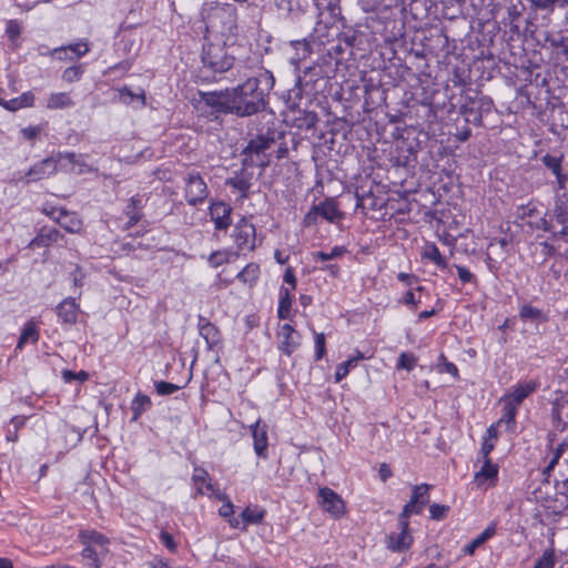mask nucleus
Returning <instances> with one entry per match:
<instances>
[{
	"instance_id": "obj_1",
	"label": "nucleus",
	"mask_w": 568,
	"mask_h": 568,
	"mask_svg": "<svg viewBox=\"0 0 568 568\" xmlns=\"http://www.w3.org/2000/svg\"><path fill=\"white\" fill-rule=\"evenodd\" d=\"M273 74L264 70L260 78H247L243 83L230 89L232 114L247 118L265 111L268 90L274 85Z\"/></svg>"
},
{
	"instance_id": "obj_28",
	"label": "nucleus",
	"mask_w": 568,
	"mask_h": 568,
	"mask_svg": "<svg viewBox=\"0 0 568 568\" xmlns=\"http://www.w3.org/2000/svg\"><path fill=\"white\" fill-rule=\"evenodd\" d=\"M152 405L149 396L138 393L132 400L131 410L133 419L136 420L144 412H146Z\"/></svg>"
},
{
	"instance_id": "obj_33",
	"label": "nucleus",
	"mask_w": 568,
	"mask_h": 568,
	"mask_svg": "<svg viewBox=\"0 0 568 568\" xmlns=\"http://www.w3.org/2000/svg\"><path fill=\"white\" fill-rule=\"evenodd\" d=\"M363 354L358 353L356 357H352L343 363H341L335 372V382H341L344 377L347 376L349 373V369L352 367H355L358 363V361L363 359Z\"/></svg>"
},
{
	"instance_id": "obj_48",
	"label": "nucleus",
	"mask_w": 568,
	"mask_h": 568,
	"mask_svg": "<svg viewBox=\"0 0 568 568\" xmlns=\"http://www.w3.org/2000/svg\"><path fill=\"white\" fill-rule=\"evenodd\" d=\"M65 48H68V52L72 53L70 55V60L79 59V58L83 57L89 51L87 42H83V41H80L74 44L65 45Z\"/></svg>"
},
{
	"instance_id": "obj_62",
	"label": "nucleus",
	"mask_w": 568,
	"mask_h": 568,
	"mask_svg": "<svg viewBox=\"0 0 568 568\" xmlns=\"http://www.w3.org/2000/svg\"><path fill=\"white\" fill-rule=\"evenodd\" d=\"M440 361L444 362V371L454 377H458V368L454 363L447 362L446 357L442 354Z\"/></svg>"
},
{
	"instance_id": "obj_49",
	"label": "nucleus",
	"mask_w": 568,
	"mask_h": 568,
	"mask_svg": "<svg viewBox=\"0 0 568 568\" xmlns=\"http://www.w3.org/2000/svg\"><path fill=\"white\" fill-rule=\"evenodd\" d=\"M83 73L81 65L67 68L62 73V79L65 82L72 83L79 81Z\"/></svg>"
},
{
	"instance_id": "obj_39",
	"label": "nucleus",
	"mask_w": 568,
	"mask_h": 568,
	"mask_svg": "<svg viewBox=\"0 0 568 568\" xmlns=\"http://www.w3.org/2000/svg\"><path fill=\"white\" fill-rule=\"evenodd\" d=\"M6 33L11 41L12 45L17 48L19 45L18 39L21 34V24L18 20H9L7 22Z\"/></svg>"
},
{
	"instance_id": "obj_36",
	"label": "nucleus",
	"mask_w": 568,
	"mask_h": 568,
	"mask_svg": "<svg viewBox=\"0 0 568 568\" xmlns=\"http://www.w3.org/2000/svg\"><path fill=\"white\" fill-rule=\"evenodd\" d=\"M542 164L552 172L554 175H560L562 172V155L555 156L546 154L541 158Z\"/></svg>"
},
{
	"instance_id": "obj_7",
	"label": "nucleus",
	"mask_w": 568,
	"mask_h": 568,
	"mask_svg": "<svg viewBox=\"0 0 568 568\" xmlns=\"http://www.w3.org/2000/svg\"><path fill=\"white\" fill-rule=\"evenodd\" d=\"M275 143V140L273 136L263 135L260 134L255 139H252L246 148L243 151V154L245 155L243 160L244 165H258V166H266L267 161L261 160V161H254L253 155L260 156L264 155V152L268 150L273 144Z\"/></svg>"
},
{
	"instance_id": "obj_15",
	"label": "nucleus",
	"mask_w": 568,
	"mask_h": 568,
	"mask_svg": "<svg viewBox=\"0 0 568 568\" xmlns=\"http://www.w3.org/2000/svg\"><path fill=\"white\" fill-rule=\"evenodd\" d=\"M197 326L200 335L205 339L210 349L221 343L220 329L207 318L200 315Z\"/></svg>"
},
{
	"instance_id": "obj_47",
	"label": "nucleus",
	"mask_w": 568,
	"mask_h": 568,
	"mask_svg": "<svg viewBox=\"0 0 568 568\" xmlns=\"http://www.w3.org/2000/svg\"><path fill=\"white\" fill-rule=\"evenodd\" d=\"M449 509L447 505L432 504L429 506L430 518L434 520H443L446 518Z\"/></svg>"
},
{
	"instance_id": "obj_20",
	"label": "nucleus",
	"mask_w": 568,
	"mask_h": 568,
	"mask_svg": "<svg viewBox=\"0 0 568 568\" xmlns=\"http://www.w3.org/2000/svg\"><path fill=\"white\" fill-rule=\"evenodd\" d=\"M60 237L61 234L58 230L43 227L38 235L31 240L29 247H45L57 242Z\"/></svg>"
},
{
	"instance_id": "obj_61",
	"label": "nucleus",
	"mask_w": 568,
	"mask_h": 568,
	"mask_svg": "<svg viewBox=\"0 0 568 568\" xmlns=\"http://www.w3.org/2000/svg\"><path fill=\"white\" fill-rule=\"evenodd\" d=\"M0 105H2L4 109H7L9 111H18V110L22 109L18 98H14V99L9 100V101H6V100L2 99L0 101Z\"/></svg>"
},
{
	"instance_id": "obj_17",
	"label": "nucleus",
	"mask_w": 568,
	"mask_h": 568,
	"mask_svg": "<svg viewBox=\"0 0 568 568\" xmlns=\"http://www.w3.org/2000/svg\"><path fill=\"white\" fill-rule=\"evenodd\" d=\"M252 436L254 439V450L258 457L266 458L267 450V430L266 425H261V420H257L251 426Z\"/></svg>"
},
{
	"instance_id": "obj_6",
	"label": "nucleus",
	"mask_w": 568,
	"mask_h": 568,
	"mask_svg": "<svg viewBox=\"0 0 568 568\" xmlns=\"http://www.w3.org/2000/svg\"><path fill=\"white\" fill-rule=\"evenodd\" d=\"M209 196V189L199 172H190L185 178L186 202L195 206L203 203Z\"/></svg>"
},
{
	"instance_id": "obj_55",
	"label": "nucleus",
	"mask_w": 568,
	"mask_h": 568,
	"mask_svg": "<svg viewBox=\"0 0 568 568\" xmlns=\"http://www.w3.org/2000/svg\"><path fill=\"white\" fill-rule=\"evenodd\" d=\"M456 270L463 283H470L475 278L474 274L465 266L456 265Z\"/></svg>"
},
{
	"instance_id": "obj_13",
	"label": "nucleus",
	"mask_w": 568,
	"mask_h": 568,
	"mask_svg": "<svg viewBox=\"0 0 568 568\" xmlns=\"http://www.w3.org/2000/svg\"><path fill=\"white\" fill-rule=\"evenodd\" d=\"M211 220L216 230H226L231 225L232 207L224 202H214L209 207Z\"/></svg>"
},
{
	"instance_id": "obj_11",
	"label": "nucleus",
	"mask_w": 568,
	"mask_h": 568,
	"mask_svg": "<svg viewBox=\"0 0 568 568\" xmlns=\"http://www.w3.org/2000/svg\"><path fill=\"white\" fill-rule=\"evenodd\" d=\"M399 532H390L386 537L387 548L395 552H403L410 548L413 536L408 527H399Z\"/></svg>"
},
{
	"instance_id": "obj_10",
	"label": "nucleus",
	"mask_w": 568,
	"mask_h": 568,
	"mask_svg": "<svg viewBox=\"0 0 568 568\" xmlns=\"http://www.w3.org/2000/svg\"><path fill=\"white\" fill-rule=\"evenodd\" d=\"M278 337L282 338L278 344V349L286 354L287 356H291L301 344L300 333L296 332L290 324H284L281 327Z\"/></svg>"
},
{
	"instance_id": "obj_18",
	"label": "nucleus",
	"mask_w": 568,
	"mask_h": 568,
	"mask_svg": "<svg viewBox=\"0 0 568 568\" xmlns=\"http://www.w3.org/2000/svg\"><path fill=\"white\" fill-rule=\"evenodd\" d=\"M320 215L328 221L335 223L344 217V213L338 209L337 202L333 197H327L320 204H316Z\"/></svg>"
},
{
	"instance_id": "obj_8",
	"label": "nucleus",
	"mask_w": 568,
	"mask_h": 568,
	"mask_svg": "<svg viewBox=\"0 0 568 568\" xmlns=\"http://www.w3.org/2000/svg\"><path fill=\"white\" fill-rule=\"evenodd\" d=\"M234 239L240 251H253L256 246L255 226L242 217L234 229Z\"/></svg>"
},
{
	"instance_id": "obj_41",
	"label": "nucleus",
	"mask_w": 568,
	"mask_h": 568,
	"mask_svg": "<svg viewBox=\"0 0 568 568\" xmlns=\"http://www.w3.org/2000/svg\"><path fill=\"white\" fill-rule=\"evenodd\" d=\"M519 316L523 321H536L542 317V312L529 304L520 307Z\"/></svg>"
},
{
	"instance_id": "obj_3",
	"label": "nucleus",
	"mask_w": 568,
	"mask_h": 568,
	"mask_svg": "<svg viewBox=\"0 0 568 568\" xmlns=\"http://www.w3.org/2000/svg\"><path fill=\"white\" fill-rule=\"evenodd\" d=\"M79 539L83 545L82 558L89 560V568H100L101 558L109 552L110 539L94 529H82Z\"/></svg>"
},
{
	"instance_id": "obj_2",
	"label": "nucleus",
	"mask_w": 568,
	"mask_h": 568,
	"mask_svg": "<svg viewBox=\"0 0 568 568\" xmlns=\"http://www.w3.org/2000/svg\"><path fill=\"white\" fill-rule=\"evenodd\" d=\"M58 165H60L61 170L74 174H83L91 171L88 164L81 160V156L72 152H58L55 155L49 156L31 166L26 174L27 182H37L53 175L58 171Z\"/></svg>"
},
{
	"instance_id": "obj_25",
	"label": "nucleus",
	"mask_w": 568,
	"mask_h": 568,
	"mask_svg": "<svg viewBox=\"0 0 568 568\" xmlns=\"http://www.w3.org/2000/svg\"><path fill=\"white\" fill-rule=\"evenodd\" d=\"M503 403V415L499 418L497 425L506 424L507 430L510 433L515 432L516 428V415L518 407L514 406L510 402H506L505 399H500Z\"/></svg>"
},
{
	"instance_id": "obj_27",
	"label": "nucleus",
	"mask_w": 568,
	"mask_h": 568,
	"mask_svg": "<svg viewBox=\"0 0 568 568\" xmlns=\"http://www.w3.org/2000/svg\"><path fill=\"white\" fill-rule=\"evenodd\" d=\"M39 339V332L34 322H28L18 341L17 348L21 349L27 343L31 342L36 344Z\"/></svg>"
},
{
	"instance_id": "obj_54",
	"label": "nucleus",
	"mask_w": 568,
	"mask_h": 568,
	"mask_svg": "<svg viewBox=\"0 0 568 568\" xmlns=\"http://www.w3.org/2000/svg\"><path fill=\"white\" fill-rule=\"evenodd\" d=\"M291 43H292V45L296 50H301L302 51L301 54L298 53V59H304L307 55H310V53H311V45H310V43L306 40H295V41H292Z\"/></svg>"
},
{
	"instance_id": "obj_21",
	"label": "nucleus",
	"mask_w": 568,
	"mask_h": 568,
	"mask_svg": "<svg viewBox=\"0 0 568 568\" xmlns=\"http://www.w3.org/2000/svg\"><path fill=\"white\" fill-rule=\"evenodd\" d=\"M318 115L314 111L298 110L293 119V125L300 130H312L318 122Z\"/></svg>"
},
{
	"instance_id": "obj_14",
	"label": "nucleus",
	"mask_w": 568,
	"mask_h": 568,
	"mask_svg": "<svg viewBox=\"0 0 568 568\" xmlns=\"http://www.w3.org/2000/svg\"><path fill=\"white\" fill-rule=\"evenodd\" d=\"M537 387L538 383L535 381L520 383L514 386L511 390L501 398L506 402H510L514 406L519 407L520 404L537 389Z\"/></svg>"
},
{
	"instance_id": "obj_43",
	"label": "nucleus",
	"mask_w": 568,
	"mask_h": 568,
	"mask_svg": "<svg viewBox=\"0 0 568 568\" xmlns=\"http://www.w3.org/2000/svg\"><path fill=\"white\" fill-rule=\"evenodd\" d=\"M555 567V550L547 549L541 557L537 560L534 568H554Z\"/></svg>"
},
{
	"instance_id": "obj_59",
	"label": "nucleus",
	"mask_w": 568,
	"mask_h": 568,
	"mask_svg": "<svg viewBox=\"0 0 568 568\" xmlns=\"http://www.w3.org/2000/svg\"><path fill=\"white\" fill-rule=\"evenodd\" d=\"M18 99L22 108L32 106L34 103V95L31 91L23 92Z\"/></svg>"
},
{
	"instance_id": "obj_19",
	"label": "nucleus",
	"mask_w": 568,
	"mask_h": 568,
	"mask_svg": "<svg viewBox=\"0 0 568 568\" xmlns=\"http://www.w3.org/2000/svg\"><path fill=\"white\" fill-rule=\"evenodd\" d=\"M54 221L60 224L68 233H79L82 230V221L75 213H69L63 209H59L58 217Z\"/></svg>"
},
{
	"instance_id": "obj_57",
	"label": "nucleus",
	"mask_w": 568,
	"mask_h": 568,
	"mask_svg": "<svg viewBox=\"0 0 568 568\" xmlns=\"http://www.w3.org/2000/svg\"><path fill=\"white\" fill-rule=\"evenodd\" d=\"M23 424H24V418H21L19 416H14L11 419V425L13 426V429H14V436H11L9 434V435H7V439L11 440V442H16L18 439V430L20 429V427L23 426Z\"/></svg>"
},
{
	"instance_id": "obj_42",
	"label": "nucleus",
	"mask_w": 568,
	"mask_h": 568,
	"mask_svg": "<svg viewBox=\"0 0 568 568\" xmlns=\"http://www.w3.org/2000/svg\"><path fill=\"white\" fill-rule=\"evenodd\" d=\"M303 98L302 78L297 77L295 85L288 90L287 102L291 103V108L296 105V102Z\"/></svg>"
},
{
	"instance_id": "obj_52",
	"label": "nucleus",
	"mask_w": 568,
	"mask_h": 568,
	"mask_svg": "<svg viewBox=\"0 0 568 568\" xmlns=\"http://www.w3.org/2000/svg\"><path fill=\"white\" fill-rule=\"evenodd\" d=\"M320 212L316 205H313V207L305 214L303 219V225L305 227H310L317 224Z\"/></svg>"
},
{
	"instance_id": "obj_34",
	"label": "nucleus",
	"mask_w": 568,
	"mask_h": 568,
	"mask_svg": "<svg viewBox=\"0 0 568 568\" xmlns=\"http://www.w3.org/2000/svg\"><path fill=\"white\" fill-rule=\"evenodd\" d=\"M72 104H73V102H72L71 98L67 93L60 92V93H52L49 97L47 106L49 109H62V108L70 106Z\"/></svg>"
},
{
	"instance_id": "obj_26",
	"label": "nucleus",
	"mask_w": 568,
	"mask_h": 568,
	"mask_svg": "<svg viewBox=\"0 0 568 568\" xmlns=\"http://www.w3.org/2000/svg\"><path fill=\"white\" fill-rule=\"evenodd\" d=\"M424 506L418 501H415L413 498L404 506L402 513L398 516V527H408L409 521L408 518L412 515H418L423 511Z\"/></svg>"
},
{
	"instance_id": "obj_5",
	"label": "nucleus",
	"mask_w": 568,
	"mask_h": 568,
	"mask_svg": "<svg viewBox=\"0 0 568 568\" xmlns=\"http://www.w3.org/2000/svg\"><path fill=\"white\" fill-rule=\"evenodd\" d=\"M201 60L203 67L214 73L229 71L234 64V57L227 52L224 42H207L203 45Z\"/></svg>"
},
{
	"instance_id": "obj_9",
	"label": "nucleus",
	"mask_w": 568,
	"mask_h": 568,
	"mask_svg": "<svg viewBox=\"0 0 568 568\" xmlns=\"http://www.w3.org/2000/svg\"><path fill=\"white\" fill-rule=\"evenodd\" d=\"M320 504L323 509L334 518H341L345 515V503L342 497L328 487L318 490Z\"/></svg>"
},
{
	"instance_id": "obj_16",
	"label": "nucleus",
	"mask_w": 568,
	"mask_h": 568,
	"mask_svg": "<svg viewBox=\"0 0 568 568\" xmlns=\"http://www.w3.org/2000/svg\"><path fill=\"white\" fill-rule=\"evenodd\" d=\"M80 307L75 303V298L67 297L57 306V314L64 324H74L78 320Z\"/></svg>"
},
{
	"instance_id": "obj_53",
	"label": "nucleus",
	"mask_w": 568,
	"mask_h": 568,
	"mask_svg": "<svg viewBox=\"0 0 568 568\" xmlns=\"http://www.w3.org/2000/svg\"><path fill=\"white\" fill-rule=\"evenodd\" d=\"M160 541L171 551L175 552L178 549V544L174 541L173 536L168 531L160 532Z\"/></svg>"
},
{
	"instance_id": "obj_50",
	"label": "nucleus",
	"mask_w": 568,
	"mask_h": 568,
	"mask_svg": "<svg viewBox=\"0 0 568 568\" xmlns=\"http://www.w3.org/2000/svg\"><path fill=\"white\" fill-rule=\"evenodd\" d=\"M315 361H320L326 353L324 333H315Z\"/></svg>"
},
{
	"instance_id": "obj_44",
	"label": "nucleus",
	"mask_w": 568,
	"mask_h": 568,
	"mask_svg": "<svg viewBox=\"0 0 568 568\" xmlns=\"http://www.w3.org/2000/svg\"><path fill=\"white\" fill-rule=\"evenodd\" d=\"M264 514V510H255L247 507L242 511V519L248 524H258L262 521Z\"/></svg>"
},
{
	"instance_id": "obj_24",
	"label": "nucleus",
	"mask_w": 568,
	"mask_h": 568,
	"mask_svg": "<svg viewBox=\"0 0 568 568\" xmlns=\"http://www.w3.org/2000/svg\"><path fill=\"white\" fill-rule=\"evenodd\" d=\"M124 214L129 219L125 224L126 229H130L138 224L142 217L141 200L136 196H132L124 209Z\"/></svg>"
},
{
	"instance_id": "obj_23",
	"label": "nucleus",
	"mask_w": 568,
	"mask_h": 568,
	"mask_svg": "<svg viewBox=\"0 0 568 568\" xmlns=\"http://www.w3.org/2000/svg\"><path fill=\"white\" fill-rule=\"evenodd\" d=\"M422 258L433 262L436 266L444 270L448 266L446 258L440 254L437 245L427 242L422 251Z\"/></svg>"
},
{
	"instance_id": "obj_31",
	"label": "nucleus",
	"mask_w": 568,
	"mask_h": 568,
	"mask_svg": "<svg viewBox=\"0 0 568 568\" xmlns=\"http://www.w3.org/2000/svg\"><path fill=\"white\" fill-rule=\"evenodd\" d=\"M192 479L195 484L206 483V489L214 493L216 495L217 499H220V500L225 499L224 494H220V493L215 491L213 485L210 481V475L204 468L195 467L194 473L192 475Z\"/></svg>"
},
{
	"instance_id": "obj_35",
	"label": "nucleus",
	"mask_w": 568,
	"mask_h": 568,
	"mask_svg": "<svg viewBox=\"0 0 568 568\" xmlns=\"http://www.w3.org/2000/svg\"><path fill=\"white\" fill-rule=\"evenodd\" d=\"M225 184L240 191L242 193L243 199H246L248 196V190L251 187V182L247 178L234 176V178L227 179Z\"/></svg>"
},
{
	"instance_id": "obj_58",
	"label": "nucleus",
	"mask_w": 568,
	"mask_h": 568,
	"mask_svg": "<svg viewBox=\"0 0 568 568\" xmlns=\"http://www.w3.org/2000/svg\"><path fill=\"white\" fill-rule=\"evenodd\" d=\"M555 217L556 222L560 225V227L567 226L566 223L568 221V213L564 210L562 206H556Z\"/></svg>"
},
{
	"instance_id": "obj_64",
	"label": "nucleus",
	"mask_w": 568,
	"mask_h": 568,
	"mask_svg": "<svg viewBox=\"0 0 568 568\" xmlns=\"http://www.w3.org/2000/svg\"><path fill=\"white\" fill-rule=\"evenodd\" d=\"M283 280H284L285 283L291 285L292 290H295V287H296V277H295V274H294V271H293L292 267H287L285 270Z\"/></svg>"
},
{
	"instance_id": "obj_4",
	"label": "nucleus",
	"mask_w": 568,
	"mask_h": 568,
	"mask_svg": "<svg viewBox=\"0 0 568 568\" xmlns=\"http://www.w3.org/2000/svg\"><path fill=\"white\" fill-rule=\"evenodd\" d=\"M196 109L211 121L217 120L220 114H232L230 89L200 92Z\"/></svg>"
},
{
	"instance_id": "obj_63",
	"label": "nucleus",
	"mask_w": 568,
	"mask_h": 568,
	"mask_svg": "<svg viewBox=\"0 0 568 568\" xmlns=\"http://www.w3.org/2000/svg\"><path fill=\"white\" fill-rule=\"evenodd\" d=\"M49 53L58 60H70V55H68V48L65 47L55 48Z\"/></svg>"
},
{
	"instance_id": "obj_29",
	"label": "nucleus",
	"mask_w": 568,
	"mask_h": 568,
	"mask_svg": "<svg viewBox=\"0 0 568 568\" xmlns=\"http://www.w3.org/2000/svg\"><path fill=\"white\" fill-rule=\"evenodd\" d=\"M544 230L551 233L550 239L552 242L558 243L559 246L564 244L566 246L565 251L568 253V226H562L557 230L554 224H550L546 225Z\"/></svg>"
},
{
	"instance_id": "obj_12",
	"label": "nucleus",
	"mask_w": 568,
	"mask_h": 568,
	"mask_svg": "<svg viewBox=\"0 0 568 568\" xmlns=\"http://www.w3.org/2000/svg\"><path fill=\"white\" fill-rule=\"evenodd\" d=\"M480 470L475 473L474 481L478 487L487 485L488 487L495 486L498 478V465L494 464L490 458L483 459Z\"/></svg>"
},
{
	"instance_id": "obj_22",
	"label": "nucleus",
	"mask_w": 568,
	"mask_h": 568,
	"mask_svg": "<svg viewBox=\"0 0 568 568\" xmlns=\"http://www.w3.org/2000/svg\"><path fill=\"white\" fill-rule=\"evenodd\" d=\"M496 534V524L491 523L481 534H479L475 539H473L469 544H467L463 552L467 556H473L478 547L484 545L489 538H491Z\"/></svg>"
},
{
	"instance_id": "obj_30",
	"label": "nucleus",
	"mask_w": 568,
	"mask_h": 568,
	"mask_svg": "<svg viewBox=\"0 0 568 568\" xmlns=\"http://www.w3.org/2000/svg\"><path fill=\"white\" fill-rule=\"evenodd\" d=\"M260 274V266L255 263L247 264L239 274L237 278L244 284L252 286Z\"/></svg>"
},
{
	"instance_id": "obj_45",
	"label": "nucleus",
	"mask_w": 568,
	"mask_h": 568,
	"mask_svg": "<svg viewBox=\"0 0 568 568\" xmlns=\"http://www.w3.org/2000/svg\"><path fill=\"white\" fill-rule=\"evenodd\" d=\"M154 386H155L156 393L161 396L171 395L174 392L180 389L179 385H175V384L169 383V382H164V381L154 382Z\"/></svg>"
},
{
	"instance_id": "obj_40",
	"label": "nucleus",
	"mask_w": 568,
	"mask_h": 568,
	"mask_svg": "<svg viewBox=\"0 0 568 568\" xmlns=\"http://www.w3.org/2000/svg\"><path fill=\"white\" fill-rule=\"evenodd\" d=\"M567 448H568L567 440H564L555 448L552 458L549 460L548 465L545 467L544 474H549L550 471L554 470V468L556 467V465L558 464L559 459L561 458L562 454L567 450Z\"/></svg>"
},
{
	"instance_id": "obj_46",
	"label": "nucleus",
	"mask_w": 568,
	"mask_h": 568,
	"mask_svg": "<svg viewBox=\"0 0 568 568\" xmlns=\"http://www.w3.org/2000/svg\"><path fill=\"white\" fill-rule=\"evenodd\" d=\"M416 363L417 358L413 354L402 353L398 358L397 368L410 372L416 366Z\"/></svg>"
},
{
	"instance_id": "obj_38",
	"label": "nucleus",
	"mask_w": 568,
	"mask_h": 568,
	"mask_svg": "<svg viewBox=\"0 0 568 568\" xmlns=\"http://www.w3.org/2000/svg\"><path fill=\"white\" fill-rule=\"evenodd\" d=\"M432 488L428 484H420L414 486L413 495L410 498H413L415 501H418L420 505L425 506L429 503V489Z\"/></svg>"
},
{
	"instance_id": "obj_60",
	"label": "nucleus",
	"mask_w": 568,
	"mask_h": 568,
	"mask_svg": "<svg viewBox=\"0 0 568 568\" xmlns=\"http://www.w3.org/2000/svg\"><path fill=\"white\" fill-rule=\"evenodd\" d=\"M523 10H524V6L523 4H521V8H519L516 4H513V6L507 8L508 18H509L511 23L514 21H516L518 18L521 17Z\"/></svg>"
},
{
	"instance_id": "obj_56",
	"label": "nucleus",
	"mask_w": 568,
	"mask_h": 568,
	"mask_svg": "<svg viewBox=\"0 0 568 568\" xmlns=\"http://www.w3.org/2000/svg\"><path fill=\"white\" fill-rule=\"evenodd\" d=\"M494 448H495V443L489 440V438L484 437L481 448H480V454H481L483 459L490 458L489 454L493 452Z\"/></svg>"
},
{
	"instance_id": "obj_32",
	"label": "nucleus",
	"mask_w": 568,
	"mask_h": 568,
	"mask_svg": "<svg viewBox=\"0 0 568 568\" xmlns=\"http://www.w3.org/2000/svg\"><path fill=\"white\" fill-rule=\"evenodd\" d=\"M280 294L281 296L277 314L280 318L285 320L290 316L292 306V295L288 288H282Z\"/></svg>"
},
{
	"instance_id": "obj_51",
	"label": "nucleus",
	"mask_w": 568,
	"mask_h": 568,
	"mask_svg": "<svg viewBox=\"0 0 568 568\" xmlns=\"http://www.w3.org/2000/svg\"><path fill=\"white\" fill-rule=\"evenodd\" d=\"M229 260V254L227 252H223V251H215L213 252L210 257H209V263L211 264V266L213 267H217L224 263H226Z\"/></svg>"
},
{
	"instance_id": "obj_37",
	"label": "nucleus",
	"mask_w": 568,
	"mask_h": 568,
	"mask_svg": "<svg viewBox=\"0 0 568 568\" xmlns=\"http://www.w3.org/2000/svg\"><path fill=\"white\" fill-rule=\"evenodd\" d=\"M532 4L536 9L546 10V11H554V9L560 8V9H567L568 8V0H531Z\"/></svg>"
}]
</instances>
